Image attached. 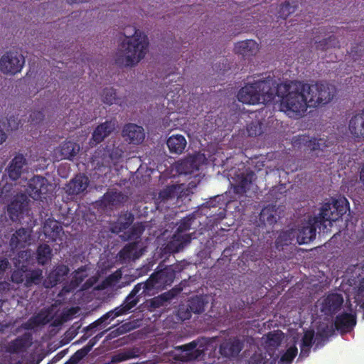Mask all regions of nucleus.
<instances>
[{
  "label": "nucleus",
  "instance_id": "53",
  "mask_svg": "<svg viewBox=\"0 0 364 364\" xmlns=\"http://www.w3.org/2000/svg\"><path fill=\"white\" fill-rule=\"evenodd\" d=\"M26 346V340L23 337H18L13 341L10 346V351L16 353L22 350Z\"/></svg>",
  "mask_w": 364,
  "mask_h": 364
},
{
  "label": "nucleus",
  "instance_id": "25",
  "mask_svg": "<svg viewBox=\"0 0 364 364\" xmlns=\"http://www.w3.org/2000/svg\"><path fill=\"white\" fill-rule=\"evenodd\" d=\"M166 273V270L161 271L156 273H153L149 279L144 283H139L136 284L132 290L130 291V296H138L137 294L141 291V289L145 291L146 290L150 289L153 287L156 283H159V279H162Z\"/></svg>",
  "mask_w": 364,
  "mask_h": 364
},
{
  "label": "nucleus",
  "instance_id": "50",
  "mask_svg": "<svg viewBox=\"0 0 364 364\" xmlns=\"http://www.w3.org/2000/svg\"><path fill=\"white\" fill-rule=\"evenodd\" d=\"M349 54L354 61L358 60L364 61V43L360 42L353 47Z\"/></svg>",
  "mask_w": 364,
  "mask_h": 364
},
{
  "label": "nucleus",
  "instance_id": "29",
  "mask_svg": "<svg viewBox=\"0 0 364 364\" xmlns=\"http://www.w3.org/2000/svg\"><path fill=\"white\" fill-rule=\"evenodd\" d=\"M254 176L255 173L253 171H250L247 173H242L238 176V180L234 186V192L240 195L246 193L252 183Z\"/></svg>",
  "mask_w": 364,
  "mask_h": 364
},
{
  "label": "nucleus",
  "instance_id": "30",
  "mask_svg": "<svg viewBox=\"0 0 364 364\" xmlns=\"http://www.w3.org/2000/svg\"><path fill=\"white\" fill-rule=\"evenodd\" d=\"M314 343L316 344L314 331L313 329L305 331L301 341L299 357H308Z\"/></svg>",
  "mask_w": 364,
  "mask_h": 364
},
{
  "label": "nucleus",
  "instance_id": "26",
  "mask_svg": "<svg viewBox=\"0 0 364 364\" xmlns=\"http://www.w3.org/2000/svg\"><path fill=\"white\" fill-rule=\"evenodd\" d=\"M124 315L122 310L120 309L119 306L116 307L113 310H111L108 312H107L105 314L102 316L100 318L97 319L95 321L90 323L89 326L85 328V331H91L97 326L104 325L106 326L109 323V321H112L115 318Z\"/></svg>",
  "mask_w": 364,
  "mask_h": 364
},
{
  "label": "nucleus",
  "instance_id": "12",
  "mask_svg": "<svg viewBox=\"0 0 364 364\" xmlns=\"http://www.w3.org/2000/svg\"><path fill=\"white\" fill-rule=\"evenodd\" d=\"M343 301L342 294L330 293L321 300V311L326 316H333L341 309Z\"/></svg>",
  "mask_w": 364,
  "mask_h": 364
},
{
  "label": "nucleus",
  "instance_id": "36",
  "mask_svg": "<svg viewBox=\"0 0 364 364\" xmlns=\"http://www.w3.org/2000/svg\"><path fill=\"white\" fill-rule=\"evenodd\" d=\"M276 213L275 205H269L261 210L259 220L264 224L273 225L277 223Z\"/></svg>",
  "mask_w": 364,
  "mask_h": 364
},
{
  "label": "nucleus",
  "instance_id": "40",
  "mask_svg": "<svg viewBox=\"0 0 364 364\" xmlns=\"http://www.w3.org/2000/svg\"><path fill=\"white\" fill-rule=\"evenodd\" d=\"M333 329L327 325L318 330L315 336L316 348L322 347L328 338L333 335Z\"/></svg>",
  "mask_w": 364,
  "mask_h": 364
},
{
  "label": "nucleus",
  "instance_id": "60",
  "mask_svg": "<svg viewBox=\"0 0 364 364\" xmlns=\"http://www.w3.org/2000/svg\"><path fill=\"white\" fill-rule=\"evenodd\" d=\"M164 295H159L158 296L153 298L150 302L151 306L154 309H156V308H159V307L164 306L166 303V299H164Z\"/></svg>",
  "mask_w": 364,
  "mask_h": 364
},
{
  "label": "nucleus",
  "instance_id": "4",
  "mask_svg": "<svg viewBox=\"0 0 364 364\" xmlns=\"http://www.w3.org/2000/svg\"><path fill=\"white\" fill-rule=\"evenodd\" d=\"M196 217L193 214H190L183 218L178 223V226L173 235L171 246L174 247L176 252L180 251L184 246L189 244L192 240L191 234H184L189 230Z\"/></svg>",
  "mask_w": 364,
  "mask_h": 364
},
{
  "label": "nucleus",
  "instance_id": "10",
  "mask_svg": "<svg viewBox=\"0 0 364 364\" xmlns=\"http://www.w3.org/2000/svg\"><path fill=\"white\" fill-rule=\"evenodd\" d=\"M9 201L10 203L8 204L7 212L10 219L14 222L19 220L24 213L29 210V200L24 193L15 195Z\"/></svg>",
  "mask_w": 364,
  "mask_h": 364
},
{
  "label": "nucleus",
  "instance_id": "41",
  "mask_svg": "<svg viewBox=\"0 0 364 364\" xmlns=\"http://www.w3.org/2000/svg\"><path fill=\"white\" fill-rule=\"evenodd\" d=\"M52 318L50 309H42L37 314L33 316V321L38 326L48 323Z\"/></svg>",
  "mask_w": 364,
  "mask_h": 364
},
{
  "label": "nucleus",
  "instance_id": "54",
  "mask_svg": "<svg viewBox=\"0 0 364 364\" xmlns=\"http://www.w3.org/2000/svg\"><path fill=\"white\" fill-rule=\"evenodd\" d=\"M87 269V267L85 265L81 266L77 269L75 270L73 273V282H74L77 285L82 282L87 277V274H84Z\"/></svg>",
  "mask_w": 364,
  "mask_h": 364
},
{
  "label": "nucleus",
  "instance_id": "56",
  "mask_svg": "<svg viewBox=\"0 0 364 364\" xmlns=\"http://www.w3.org/2000/svg\"><path fill=\"white\" fill-rule=\"evenodd\" d=\"M134 215L132 213L127 212L121 215L119 218L121 227L124 229L128 228L134 221Z\"/></svg>",
  "mask_w": 364,
  "mask_h": 364
},
{
  "label": "nucleus",
  "instance_id": "64",
  "mask_svg": "<svg viewBox=\"0 0 364 364\" xmlns=\"http://www.w3.org/2000/svg\"><path fill=\"white\" fill-rule=\"evenodd\" d=\"M44 115L42 112H34L31 114L30 119L33 123H38L43 119Z\"/></svg>",
  "mask_w": 364,
  "mask_h": 364
},
{
  "label": "nucleus",
  "instance_id": "13",
  "mask_svg": "<svg viewBox=\"0 0 364 364\" xmlns=\"http://www.w3.org/2000/svg\"><path fill=\"white\" fill-rule=\"evenodd\" d=\"M348 130L355 141H364V109L351 117L348 122Z\"/></svg>",
  "mask_w": 364,
  "mask_h": 364
},
{
  "label": "nucleus",
  "instance_id": "33",
  "mask_svg": "<svg viewBox=\"0 0 364 364\" xmlns=\"http://www.w3.org/2000/svg\"><path fill=\"white\" fill-rule=\"evenodd\" d=\"M175 168L179 175H190L198 170L196 161L188 159L178 161Z\"/></svg>",
  "mask_w": 364,
  "mask_h": 364
},
{
  "label": "nucleus",
  "instance_id": "16",
  "mask_svg": "<svg viewBox=\"0 0 364 364\" xmlns=\"http://www.w3.org/2000/svg\"><path fill=\"white\" fill-rule=\"evenodd\" d=\"M26 164V159L22 154H16L6 168L9 178L13 181L18 180L21 177L23 167Z\"/></svg>",
  "mask_w": 364,
  "mask_h": 364
},
{
  "label": "nucleus",
  "instance_id": "48",
  "mask_svg": "<svg viewBox=\"0 0 364 364\" xmlns=\"http://www.w3.org/2000/svg\"><path fill=\"white\" fill-rule=\"evenodd\" d=\"M134 328V325L130 323H125L121 326H119L118 328L114 329V331H111V333L109 334L108 337L109 338H113L117 336H119L121 335H123L124 333H127L132 330Z\"/></svg>",
  "mask_w": 364,
  "mask_h": 364
},
{
  "label": "nucleus",
  "instance_id": "9",
  "mask_svg": "<svg viewBox=\"0 0 364 364\" xmlns=\"http://www.w3.org/2000/svg\"><path fill=\"white\" fill-rule=\"evenodd\" d=\"M50 186L46 178L36 175L28 181L26 191L33 200H43L46 198Z\"/></svg>",
  "mask_w": 364,
  "mask_h": 364
},
{
  "label": "nucleus",
  "instance_id": "2",
  "mask_svg": "<svg viewBox=\"0 0 364 364\" xmlns=\"http://www.w3.org/2000/svg\"><path fill=\"white\" fill-rule=\"evenodd\" d=\"M284 88L287 93L281 97V111L293 119L302 117L309 107L305 90H302V83L299 82L294 89L285 85Z\"/></svg>",
  "mask_w": 364,
  "mask_h": 364
},
{
  "label": "nucleus",
  "instance_id": "11",
  "mask_svg": "<svg viewBox=\"0 0 364 364\" xmlns=\"http://www.w3.org/2000/svg\"><path fill=\"white\" fill-rule=\"evenodd\" d=\"M255 85L259 94L260 103L270 102L274 100L276 95L279 96L278 85L272 77L255 81Z\"/></svg>",
  "mask_w": 364,
  "mask_h": 364
},
{
  "label": "nucleus",
  "instance_id": "1",
  "mask_svg": "<svg viewBox=\"0 0 364 364\" xmlns=\"http://www.w3.org/2000/svg\"><path fill=\"white\" fill-rule=\"evenodd\" d=\"M133 30L134 34L126 37L116 54L115 63L119 66L135 65L144 58L147 52L149 47L147 36L135 28Z\"/></svg>",
  "mask_w": 364,
  "mask_h": 364
},
{
  "label": "nucleus",
  "instance_id": "51",
  "mask_svg": "<svg viewBox=\"0 0 364 364\" xmlns=\"http://www.w3.org/2000/svg\"><path fill=\"white\" fill-rule=\"evenodd\" d=\"M247 132L250 136H257L262 133V124L259 122H252L247 124Z\"/></svg>",
  "mask_w": 364,
  "mask_h": 364
},
{
  "label": "nucleus",
  "instance_id": "47",
  "mask_svg": "<svg viewBox=\"0 0 364 364\" xmlns=\"http://www.w3.org/2000/svg\"><path fill=\"white\" fill-rule=\"evenodd\" d=\"M31 257V253L28 250L19 251L16 256L13 258L14 266H20L21 264H27L28 267V261Z\"/></svg>",
  "mask_w": 364,
  "mask_h": 364
},
{
  "label": "nucleus",
  "instance_id": "18",
  "mask_svg": "<svg viewBox=\"0 0 364 364\" xmlns=\"http://www.w3.org/2000/svg\"><path fill=\"white\" fill-rule=\"evenodd\" d=\"M79 150L80 146L77 143L72 141H66L55 150V154L60 159L72 160L77 155Z\"/></svg>",
  "mask_w": 364,
  "mask_h": 364
},
{
  "label": "nucleus",
  "instance_id": "22",
  "mask_svg": "<svg viewBox=\"0 0 364 364\" xmlns=\"http://www.w3.org/2000/svg\"><path fill=\"white\" fill-rule=\"evenodd\" d=\"M113 127L110 122L106 121L99 124L94 130L92 137L90 140L91 146H96L102 142L107 136H108L113 130Z\"/></svg>",
  "mask_w": 364,
  "mask_h": 364
},
{
  "label": "nucleus",
  "instance_id": "52",
  "mask_svg": "<svg viewBox=\"0 0 364 364\" xmlns=\"http://www.w3.org/2000/svg\"><path fill=\"white\" fill-rule=\"evenodd\" d=\"M268 360L266 353L255 352L247 360V364H267Z\"/></svg>",
  "mask_w": 364,
  "mask_h": 364
},
{
  "label": "nucleus",
  "instance_id": "46",
  "mask_svg": "<svg viewBox=\"0 0 364 364\" xmlns=\"http://www.w3.org/2000/svg\"><path fill=\"white\" fill-rule=\"evenodd\" d=\"M139 301V296H130V294H129L125 299L124 300L123 303L119 306L120 309L122 310L124 314L129 312V311L136 306V304Z\"/></svg>",
  "mask_w": 364,
  "mask_h": 364
},
{
  "label": "nucleus",
  "instance_id": "6",
  "mask_svg": "<svg viewBox=\"0 0 364 364\" xmlns=\"http://www.w3.org/2000/svg\"><path fill=\"white\" fill-rule=\"evenodd\" d=\"M245 345V339L242 336H234L222 341L219 346V353L223 358L228 359L236 358Z\"/></svg>",
  "mask_w": 364,
  "mask_h": 364
},
{
  "label": "nucleus",
  "instance_id": "44",
  "mask_svg": "<svg viewBox=\"0 0 364 364\" xmlns=\"http://www.w3.org/2000/svg\"><path fill=\"white\" fill-rule=\"evenodd\" d=\"M298 353V349L296 346H290L286 352L282 355L278 364H291L293 360Z\"/></svg>",
  "mask_w": 364,
  "mask_h": 364
},
{
  "label": "nucleus",
  "instance_id": "34",
  "mask_svg": "<svg viewBox=\"0 0 364 364\" xmlns=\"http://www.w3.org/2000/svg\"><path fill=\"white\" fill-rule=\"evenodd\" d=\"M43 279V271L41 269H30L27 268L25 275L23 287L30 288L33 285H38Z\"/></svg>",
  "mask_w": 364,
  "mask_h": 364
},
{
  "label": "nucleus",
  "instance_id": "63",
  "mask_svg": "<svg viewBox=\"0 0 364 364\" xmlns=\"http://www.w3.org/2000/svg\"><path fill=\"white\" fill-rule=\"evenodd\" d=\"M316 50H320L322 51L327 50L328 49L331 48V47L330 46L328 38L316 43Z\"/></svg>",
  "mask_w": 364,
  "mask_h": 364
},
{
  "label": "nucleus",
  "instance_id": "23",
  "mask_svg": "<svg viewBox=\"0 0 364 364\" xmlns=\"http://www.w3.org/2000/svg\"><path fill=\"white\" fill-rule=\"evenodd\" d=\"M197 346L198 343L193 341L184 345L176 346L174 350L180 353L181 360L190 361L196 359L199 355L198 350H196Z\"/></svg>",
  "mask_w": 364,
  "mask_h": 364
},
{
  "label": "nucleus",
  "instance_id": "61",
  "mask_svg": "<svg viewBox=\"0 0 364 364\" xmlns=\"http://www.w3.org/2000/svg\"><path fill=\"white\" fill-rule=\"evenodd\" d=\"M9 269H11V264L8 259L0 258V279L3 277L5 272Z\"/></svg>",
  "mask_w": 364,
  "mask_h": 364
},
{
  "label": "nucleus",
  "instance_id": "42",
  "mask_svg": "<svg viewBox=\"0 0 364 364\" xmlns=\"http://www.w3.org/2000/svg\"><path fill=\"white\" fill-rule=\"evenodd\" d=\"M0 186V198L2 203H9L14 196V185L13 183H6L5 184L1 183Z\"/></svg>",
  "mask_w": 364,
  "mask_h": 364
},
{
  "label": "nucleus",
  "instance_id": "31",
  "mask_svg": "<svg viewBox=\"0 0 364 364\" xmlns=\"http://www.w3.org/2000/svg\"><path fill=\"white\" fill-rule=\"evenodd\" d=\"M166 144L171 153L181 154L186 147L187 141L183 135L176 134L167 139Z\"/></svg>",
  "mask_w": 364,
  "mask_h": 364
},
{
  "label": "nucleus",
  "instance_id": "14",
  "mask_svg": "<svg viewBox=\"0 0 364 364\" xmlns=\"http://www.w3.org/2000/svg\"><path fill=\"white\" fill-rule=\"evenodd\" d=\"M357 323L356 314L343 312L337 315L334 321L335 328L341 334L350 333Z\"/></svg>",
  "mask_w": 364,
  "mask_h": 364
},
{
  "label": "nucleus",
  "instance_id": "57",
  "mask_svg": "<svg viewBox=\"0 0 364 364\" xmlns=\"http://www.w3.org/2000/svg\"><path fill=\"white\" fill-rule=\"evenodd\" d=\"M105 200L111 205H114L119 202L122 198L120 192H110L104 195Z\"/></svg>",
  "mask_w": 364,
  "mask_h": 364
},
{
  "label": "nucleus",
  "instance_id": "3",
  "mask_svg": "<svg viewBox=\"0 0 364 364\" xmlns=\"http://www.w3.org/2000/svg\"><path fill=\"white\" fill-rule=\"evenodd\" d=\"M349 210V203L344 197L336 199L331 198L328 202L324 203L319 213V216L326 223L336 221L346 213Z\"/></svg>",
  "mask_w": 364,
  "mask_h": 364
},
{
  "label": "nucleus",
  "instance_id": "21",
  "mask_svg": "<svg viewBox=\"0 0 364 364\" xmlns=\"http://www.w3.org/2000/svg\"><path fill=\"white\" fill-rule=\"evenodd\" d=\"M297 141L298 144H303L306 148V149L310 151H323L324 148L328 146V145L326 144L327 141L324 139L311 137L309 135L299 136L295 142Z\"/></svg>",
  "mask_w": 364,
  "mask_h": 364
},
{
  "label": "nucleus",
  "instance_id": "19",
  "mask_svg": "<svg viewBox=\"0 0 364 364\" xmlns=\"http://www.w3.org/2000/svg\"><path fill=\"white\" fill-rule=\"evenodd\" d=\"M142 250H139V242H133L127 244L119 252V258L123 262L134 261L142 255Z\"/></svg>",
  "mask_w": 364,
  "mask_h": 364
},
{
  "label": "nucleus",
  "instance_id": "17",
  "mask_svg": "<svg viewBox=\"0 0 364 364\" xmlns=\"http://www.w3.org/2000/svg\"><path fill=\"white\" fill-rule=\"evenodd\" d=\"M122 136L129 140V143L139 144L144 139V130L142 127L135 124H127L122 129Z\"/></svg>",
  "mask_w": 364,
  "mask_h": 364
},
{
  "label": "nucleus",
  "instance_id": "49",
  "mask_svg": "<svg viewBox=\"0 0 364 364\" xmlns=\"http://www.w3.org/2000/svg\"><path fill=\"white\" fill-rule=\"evenodd\" d=\"M192 314L193 313L192 311H191V308H189V304L188 302L179 305L177 310V316L180 320L184 321L186 320L190 319L191 318Z\"/></svg>",
  "mask_w": 364,
  "mask_h": 364
},
{
  "label": "nucleus",
  "instance_id": "28",
  "mask_svg": "<svg viewBox=\"0 0 364 364\" xmlns=\"http://www.w3.org/2000/svg\"><path fill=\"white\" fill-rule=\"evenodd\" d=\"M179 186L176 184H172L165 186L160 190L158 196L154 198L157 208L169 200L175 198L177 196Z\"/></svg>",
  "mask_w": 364,
  "mask_h": 364
},
{
  "label": "nucleus",
  "instance_id": "58",
  "mask_svg": "<svg viewBox=\"0 0 364 364\" xmlns=\"http://www.w3.org/2000/svg\"><path fill=\"white\" fill-rule=\"evenodd\" d=\"M267 340L269 346L277 347L279 346L282 341V335L277 333H269L267 335Z\"/></svg>",
  "mask_w": 364,
  "mask_h": 364
},
{
  "label": "nucleus",
  "instance_id": "32",
  "mask_svg": "<svg viewBox=\"0 0 364 364\" xmlns=\"http://www.w3.org/2000/svg\"><path fill=\"white\" fill-rule=\"evenodd\" d=\"M70 269L67 265L58 264L49 273L48 279L52 287L62 282L68 274Z\"/></svg>",
  "mask_w": 364,
  "mask_h": 364
},
{
  "label": "nucleus",
  "instance_id": "35",
  "mask_svg": "<svg viewBox=\"0 0 364 364\" xmlns=\"http://www.w3.org/2000/svg\"><path fill=\"white\" fill-rule=\"evenodd\" d=\"M189 308L193 314H200L205 311L208 301L205 296H195L187 301Z\"/></svg>",
  "mask_w": 364,
  "mask_h": 364
},
{
  "label": "nucleus",
  "instance_id": "45",
  "mask_svg": "<svg viewBox=\"0 0 364 364\" xmlns=\"http://www.w3.org/2000/svg\"><path fill=\"white\" fill-rule=\"evenodd\" d=\"M144 231V226L141 223L134 224L125 232L127 240H137L141 237Z\"/></svg>",
  "mask_w": 364,
  "mask_h": 364
},
{
  "label": "nucleus",
  "instance_id": "62",
  "mask_svg": "<svg viewBox=\"0 0 364 364\" xmlns=\"http://www.w3.org/2000/svg\"><path fill=\"white\" fill-rule=\"evenodd\" d=\"M316 50H320L322 51L327 50L328 49L331 48V47L330 46L328 38L316 43Z\"/></svg>",
  "mask_w": 364,
  "mask_h": 364
},
{
  "label": "nucleus",
  "instance_id": "8",
  "mask_svg": "<svg viewBox=\"0 0 364 364\" xmlns=\"http://www.w3.org/2000/svg\"><path fill=\"white\" fill-rule=\"evenodd\" d=\"M325 222L319 216L310 218L308 221L299 230L297 241L300 245L307 244L315 239L316 230L321 229V226H326Z\"/></svg>",
  "mask_w": 364,
  "mask_h": 364
},
{
  "label": "nucleus",
  "instance_id": "43",
  "mask_svg": "<svg viewBox=\"0 0 364 364\" xmlns=\"http://www.w3.org/2000/svg\"><path fill=\"white\" fill-rule=\"evenodd\" d=\"M14 267L16 268V269H15L11 274V281L17 284H23L25 275L28 268L27 264H21L20 266Z\"/></svg>",
  "mask_w": 364,
  "mask_h": 364
},
{
  "label": "nucleus",
  "instance_id": "20",
  "mask_svg": "<svg viewBox=\"0 0 364 364\" xmlns=\"http://www.w3.org/2000/svg\"><path fill=\"white\" fill-rule=\"evenodd\" d=\"M31 238L30 231L23 228H21L16 230L11 235L9 245L11 250L21 249L27 244H29Z\"/></svg>",
  "mask_w": 364,
  "mask_h": 364
},
{
  "label": "nucleus",
  "instance_id": "5",
  "mask_svg": "<svg viewBox=\"0 0 364 364\" xmlns=\"http://www.w3.org/2000/svg\"><path fill=\"white\" fill-rule=\"evenodd\" d=\"M25 64V58L16 50L6 51L0 58V70L4 74L20 73Z\"/></svg>",
  "mask_w": 364,
  "mask_h": 364
},
{
  "label": "nucleus",
  "instance_id": "7",
  "mask_svg": "<svg viewBox=\"0 0 364 364\" xmlns=\"http://www.w3.org/2000/svg\"><path fill=\"white\" fill-rule=\"evenodd\" d=\"M310 90L311 92H319V97L309 100V107H316L328 103L333 97L328 84L316 82L314 84L302 83V90Z\"/></svg>",
  "mask_w": 364,
  "mask_h": 364
},
{
  "label": "nucleus",
  "instance_id": "39",
  "mask_svg": "<svg viewBox=\"0 0 364 364\" xmlns=\"http://www.w3.org/2000/svg\"><path fill=\"white\" fill-rule=\"evenodd\" d=\"M298 8V1H294L291 4L289 1H285L284 4L279 6V11L277 14V18L287 19L291 14L295 12Z\"/></svg>",
  "mask_w": 364,
  "mask_h": 364
},
{
  "label": "nucleus",
  "instance_id": "59",
  "mask_svg": "<svg viewBox=\"0 0 364 364\" xmlns=\"http://www.w3.org/2000/svg\"><path fill=\"white\" fill-rule=\"evenodd\" d=\"M130 352H119L112 357V363H120L132 358Z\"/></svg>",
  "mask_w": 364,
  "mask_h": 364
},
{
  "label": "nucleus",
  "instance_id": "37",
  "mask_svg": "<svg viewBox=\"0 0 364 364\" xmlns=\"http://www.w3.org/2000/svg\"><path fill=\"white\" fill-rule=\"evenodd\" d=\"M36 259L38 264L44 265L50 261L52 258V250L47 244L40 245L36 250Z\"/></svg>",
  "mask_w": 364,
  "mask_h": 364
},
{
  "label": "nucleus",
  "instance_id": "24",
  "mask_svg": "<svg viewBox=\"0 0 364 364\" xmlns=\"http://www.w3.org/2000/svg\"><path fill=\"white\" fill-rule=\"evenodd\" d=\"M88 186V178L85 175H77L66 186L68 195H77L83 192Z\"/></svg>",
  "mask_w": 364,
  "mask_h": 364
},
{
  "label": "nucleus",
  "instance_id": "38",
  "mask_svg": "<svg viewBox=\"0 0 364 364\" xmlns=\"http://www.w3.org/2000/svg\"><path fill=\"white\" fill-rule=\"evenodd\" d=\"M116 90L113 87H105L102 94V100L109 105L116 104L122 106L123 101L116 96Z\"/></svg>",
  "mask_w": 364,
  "mask_h": 364
},
{
  "label": "nucleus",
  "instance_id": "55",
  "mask_svg": "<svg viewBox=\"0 0 364 364\" xmlns=\"http://www.w3.org/2000/svg\"><path fill=\"white\" fill-rule=\"evenodd\" d=\"M88 353L89 349L85 348L77 350L69 359L68 364H77Z\"/></svg>",
  "mask_w": 364,
  "mask_h": 364
},
{
  "label": "nucleus",
  "instance_id": "15",
  "mask_svg": "<svg viewBox=\"0 0 364 364\" xmlns=\"http://www.w3.org/2000/svg\"><path fill=\"white\" fill-rule=\"evenodd\" d=\"M240 102L247 105H256L260 103L259 94L257 92L255 82L247 83L242 87L237 94Z\"/></svg>",
  "mask_w": 364,
  "mask_h": 364
},
{
  "label": "nucleus",
  "instance_id": "27",
  "mask_svg": "<svg viewBox=\"0 0 364 364\" xmlns=\"http://www.w3.org/2000/svg\"><path fill=\"white\" fill-rule=\"evenodd\" d=\"M258 50V44L254 40L240 41L235 44L234 48L235 53L244 57L255 55Z\"/></svg>",
  "mask_w": 364,
  "mask_h": 364
}]
</instances>
